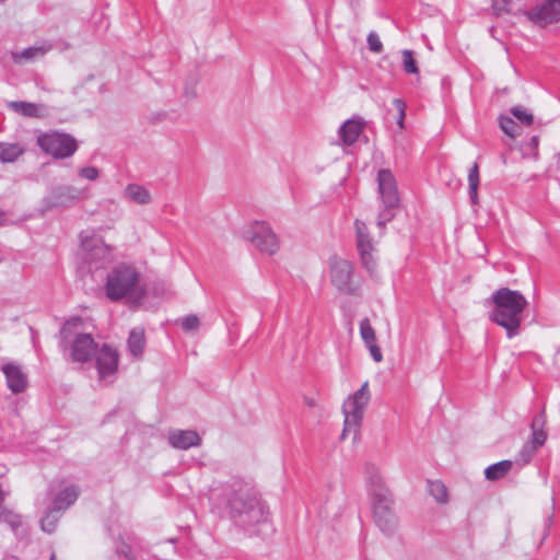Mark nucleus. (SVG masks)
Wrapping results in <instances>:
<instances>
[{
    "label": "nucleus",
    "mask_w": 560,
    "mask_h": 560,
    "mask_svg": "<svg viewBox=\"0 0 560 560\" xmlns=\"http://www.w3.org/2000/svg\"><path fill=\"white\" fill-rule=\"evenodd\" d=\"M364 476L370 498L377 497L378 493L385 494L390 492L385 486L378 468L374 464L366 463L364 465Z\"/></svg>",
    "instance_id": "nucleus-17"
},
{
    "label": "nucleus",
    "mask_w": 560,
    "mask_h": 560,
    "mask_svg": "<svg viewBox=\"0 0 560 560\" xmlns=\"http://www.w3.org/2000/svg\"><path fill=\"white\" fill-rule=\"evenodd\" d=\"M10 223H11V221H10L9 214L5 211L0 210V228L8 225Z\"/></svg>",
    "instance_id": "nucleus-44"
},
{
    "label": "nucleus",
    "mask_w": 560,
    "mask_h": 560,
    "mask_svg": "<svg viewBox=\"0 0 560 560\" xmlns=\"http://www.w3.org/2000/svg\"><path fill=\"white\" fill-rule=\"evenodd\" d=\"M305 404H306L308 407H315V406H316V400H315L314 398L306 397V398H305Z\"/></svg>",
    "instance_id": "nucleus-45"
},
{
    "label": "nucleus",
    "mask_w": 560,
    "mask_h": 560,
    "mask_svg": "<svg viewBox=\"0 0 560 560\" xmlns=\"http://www.w3.org/2000/svg\"><path fill=\"white\" fill-rule=\"evenodd\" d=\"M94 357L100 381L112 383L118 369L119 354L117 350L108 345H103Z\"/></svg>",
    "instance_id": "nucleus-12"
},
{
    "label": "nucleus",
    "mask_w": 560,
    "mask_h": 560,
    "mask_svg": "<svg viewBox=\"0 0 560 560\" xmlns=\"http://www.w3.org/2000/svg\"><path fill=\"white\" fill-rule=\"evenodd\" d=\"M180 326L185 331L196 330L199 327V318L196 315H188L180 320Z\"/></svg>",
    "instance_id": "nucleus-38"
},
{
    "label": "nucleus",
    "mask_w": 560,
    "mask_h": 560,
    "mask_svg": "<svg viewBox=\"0 0 560 560\" xmlns=\"http://www.w3.org/2000/svg\"><path fill=\"white\" fill-rule=\"evenodd\" d=\"M52 509L42 518V529L47 533H52L56 528L57 517L54 515Z\"/></svg>",
    "instance_id": "nucleus-36"
},
{
    "label": "nucleus",
    "mask_w": 560,
    "mask_h": 560,
    "mask_svg": "<svg viewBox=\"0 0 560 560\" xmlns=\"http://www.w3.org/2000/svg\"><path fill=\"white\" fill-rule=\"evenodd\" d=\"M49 560H56V556L55 553L52 552L51 556H50V559Z\"/></svg>",
    "instance_id": "nucleus-46"
},
{
    "label": "nucleus",
    "mask_w": 560,
    "mask_h": 560,
    "mask_svg": "<svg viewBox=\"0 0 560 560\" xmlns=\"http://www.w3.org/2000/svg\"><path fill=\"white\" fill-rule=\"evenodd\" d=\"M545 421V415L541 412L533 420L530 425L532 440L528 442L537 448L542 446L547 440V433L544 431Z\"/></svg>",
    "instance_id": "nucleus-25"
},
{
    "label": "nucleus",
    "mask_w": 560,
    "mask_h": 560,
    "mask_svg": "<svg viewBox=\"0 0 560 560\" xmlns=\"http://www.w3.org/2000/svg\"><path fill=\"white\" fill-rule=\"evenodd\" d=\"M370 399L371 395L369 390V383L365 382L357 392L345 400L342 405L345 421L341 439H346L350 434L353 435V441L358 439L364 410Z\"/></svg>",
    "instance_id": "nucleus-5"
},
{
    "label": "nucleus",
    "mask_w": 560,
    "mask_h": 560,
    "mask_svg": "<svg viewBox=\"0 0 560 560\" xmlns=\"http://www.w3.org/2000/svg\"><path fill=\"white\" fill-rule=\"evenodd\" d=\"M116 553L118 556H122L126 560H136L131 553L130 546L125 542H121L116 547Z\"/></svg>",
    "instance_id": "nucleus-41"
},
{
    "label": "nucleus",
    "mask_w": 560,
    "mask_h": 560,
    "mask_svg": "<svg viewBox=\"0 0 560 560\" xmlns=\"http://www.w3.org/2000/svg\"><path fill=\"white\" fill-rule=\"evenodd\" d=\"M79 176L83 179L94 182L100 177V170L95 166H85L79 170Z\"/></svg>",
    "instance_id": "nucleus-37"
},
{
    "label": "nucleus",
    "mask_w": 560,
    "mask_h": 560,
    "mask_svg": "<svg viewBox=\"0 0 560 560\" xmlns=\"http://www.w3.org/2000/svg\"><path fill=\"white\" fill-rule=\"evenodd\" d=\"M330 282L341 292L351 293L352 265L350 261L332 257L329 260Z\"/></svg>",
    "instance_id": "nucleus-13"
},
{
    "label": "nucleus",
    "mask_w": 560,
    "mask_h": 560,
    "mask_svg": "<svg viewBox=\"0 0 560 560\" xmlns=\"http://www.w3.org/2000/svg\"><path fill=\"white\" fill-rule=\"evenodd\" d=\"M0 371L5 377L8 388L13 394L24 393L28 386L27 373L14 361L0 362Z\"/></svg>",
    "instance_id": "nucleus-15"
},
{
    "label": "nucleus",
    "mask_w": 560,
    "mask_h": 560,
    "mask_svg": "<svg viewBox=\"0 0 560 560\" xmlns=\"http://www.w3.org/2000/svg\"><path fill=\"white\" fill-rule=\"evenodd\" d=\"M83 320L80 317L68 319L60 330L61 342L70 349L74 362H88L97 351V343L90 334L81 331Z\"/></svg>",
    "instance_id": "nucleus-4"
},
{
    "label": "nucleus",
    "mask_w": 560,
    "mask_h": 560,
    "mask_svg": "<svg viewBox=\"0 0 560 560\" xmlns=\"http://www.w3.org/2000/svg\"><path fill=\"white\" fill-rule=\"evenodd\" d=\"M80 254L90 268L100 269L113 261V248L92 231L80 234Z\"/></svg>",
    "instance_id": "nucleus-6"
},
{
    "label": "nucleus",
    "mask_w": 560,
    "mask_h": 560,
    "mask_svg": "<svg viewBox=\"0 0 560 560\" xmlns=\"http://www.w3.org/2000/svg\"><path fill=\"white\" fill-rule=\"evenodd\" d=\"M168 443L177 450H188L199 446L201 438L194 430H172L168 432Z\"/></svg>",
    "instance_id": "nucleus-16"
},
{
    "label": "nucleus",
    "mask_w": 560,
    "mask_h": 560,
    "mask_svg": "<svg viewBox=\"0 0 560 560\" xmlns=\"http://www.w3.org/2000/svg\"><path fill=\"white\" fill-rule=\"evenodd\" d=\"M378 194L384 210L378 213L377 225L384 228L392 220V210L399 205V194L395 176L389 170H380L377 174Z\"/></svg>",
    "instance_id": "nucleus-7"
},
{
    "label": "nucleus",
    "mask_w": 560,
    "mask_h": 560,
    "mask_svg": "<svg viewBox=\"0 0 560 560\" xmlns=\"http://www.w3.org/2000/svg\"><path fill=\"white\" fill-rule=\"evenodd\" d=\"M354 225L357 233V247L360 254L362 266L370 273H373L376 269V259L374 256L375 246L373 240L370 237L368 228L364 222L355 220Z\"/></svg>",
    "instance_id": "nucleus-11"
},
{
    "label": "nucleus",
    "mask_w": 560,
    "mask_h": 560,
    "mask_svg": "<svg viewBox=\"0 0 560 560\" xmlns=\"http://www.w3.org/2000/svg\"><path fill=\"white\" fill-rule=\"evenodd\" d=\"M402 66L407 73L417 74L419 72L411 50L406 49L402 51Z\"/></svg>",
    "instance_id": "nucleus-35"
},
{
    "label": "nucleus",
    "mask_w": 560,
    "mask_h": 560,
    "mask_svg": "<svg viewBox=\"0 0 560 560\" xmlns=\"http://www.w3.org/2000/svg\"><path fill=\"white\" fill-rule=\"evenodd\" d=\"M491 301L490 319L505 329L508 338L517 336L528 304L525 296L518 291L500 288L492 293Z\"/></svg>",
    "instance_id": "nucleus-2"
},
{
    "label": "nucleus",
    "mask_w": 560,
    "mask_h": 560,
    "mask_svg": "<svg viewBox=\"0 0 560 560\" xmlns=\"http://www.w3.org/2000/svg\"><path fill=\"white\" fill-rule=\"evenodd\" d=\"M513 463L511 460H501L488 466L485 476L488 480L494 481L503 478L511 469Z\"/></svg>",
    "instance_id": "nucleus-26"
},
{
    "label": "nucleus",
    "mask_w": 560,
    "mask_h": 560,
    "mask_svg": "<svg viewBox=\"0 0 560 560\" xmlns=\"http://www.w3.org/2000/svg\"><path fill=\"white\" fill-rule=\"evenodd\" d=\"M371 504L377 527L386 535L393 534L398 526V520L394 510L392 493H378L377 497L371 498Z\"/></svg>",
    "instance_id": "nucleus-10"
},
{
    "label": "nucleus",
    "mask_w": 560,
    "mask_h": 560,
    "mask_svg": "<svg viewBox=\"0 0 560 560\" xmlns=\"http://www.w3.org/2000/svg\"><path fill=\"white\" fill-rule=\"evenodd\" d=\"M368 45H369L370 50H372L374 52L378 54L383 50V44H382L378 35L374 32H371L368 35Z\"/></svg>",
    "instance_id": "nucleus-40"
},
{
    "label": "nucleus",
    "mask_w": 560,
    "mask_h": 560,
    "mask_svg": "<svg viewBox=\"0 0 560 560\" xmlns=\"http://www.w3.org/2000/svg\"><path fill=\"white\" fill-rule=\"evenodd\" d=\"M226 506L232 522L249 534H258V526L269 522L266 502L247 486L241 485L231 490L226 495Z\"/></svg>",
    "instance_id": "nucleus-1"
},
{
    "label": "nucleus",
    "mask_w": 560,
    "mask_h": 560,
    "mask_svg": "<svg viewBox=\"0 0 560 560\" xmlns=\"http://www.w3.org/2000/svg\"><path fill=\"white\" fill-rule=\"evenodd\" d=\"M52 49V45L45 43L42 45L31 46L20 52H13L12 59L14 62L31 61L45 56Z\"/></svg>",
    "instance_id": "nucleus-21"
},
{
    "label": "nucleus",
    "mask_w": 560,
    "mask_h": 560,
    "mask_svg": "<svg viewBox=\"0 0 560 560\" xmlns=\"http://www.w3.org/2000/svg\"><path fill=\"white\" fill-rule=\"evenodd\" d=\"M364 124L358 119H348L339 128L338 135L345 145H352L363 131Z\"/></svg>",
    "instance_id": "nucleus-20"
},
{
    "label": "nucleus",
    "mask_w": 560,
    "mask_h": 560,
    "mask_svg": "<svg viewBox=\"0 0 560 560\" xmlns=\"http://www.w3.org/2000/svg\"><path fill=\"white\" fill-rule=\"evenodd\" d=\"M124 196L138 205H148L152 200L150 191L144 186L138 184L127 185L124 190Z\"/></svg>",
    "instance_id": "nucleus-23"
},
{
    "label": "nucleus",
    "mask_w": 560,
    "mask_h": 560,
    "mask_svg": "<svg viewBox=\"0 0 560 560\" xmlns=\"http://www.w3.org/2000/svg\"><path fill=\"white\" fill-rule=\"evenodd\" d=\"M360 335L365 345L376 342L375 330L372 327L369 318H363L360 322Z\"/></svg>",
    "instance_id": "nucleus-30"
},
{
    "label": "nucleus",
    "mask_w": 560,
    "mask_h": 560,
    "mask_svg": "<svg viewBox=\"0 0 560 560\" xmlns=\"http://www.w3.org/2000/svg\"><path fill=\"white\" fill-rule=\"evenodd\" d=\"M36 142L42 151L55 159L70 158L78 150L77 140L66 132H42L37 136Z\"/></svg>",
    "instance_id": "nucleus-8"
},
{
    "label": "nucleus",
    "mask_w": 560,
    "mask_h": 560,
    "mask_svg": "<svg viewBox=\"0 0 560 560\" xmlns=\"http://www.w3.org/2000/svg\"><path fill=\"white\" fill-rule=\"evenodd\" d=\"M22 153L18 144H0V161L4 163L14 162Z\"/></svg>",
    "instance_id": "nucleus-28"
},
{
    "label": "nucleus",
    "mask_w": 560,
    "mask_h": 560,
    "mask_svg": "<svg viewBox=\"0 0 560 560\" xmlns=\"http://www.w3.org/2000/svg\"><path fill=\"white\" fill-rule=\"evenodd\" d=\"M245 240L250 242L260 253L272 256L278 253L280 242L271 226L265 221L252 223L243 233Z\"/></svg>",
    "instance_id": "nucleus-9"
},
{
    "label": "nucleus",
    "mask_w": 560,
    "mask_h": 560,
    "mask_svg": "<svg viewBox=\"0 0 560 560\" xmlns=\"http://www.w3.org/2000/svg\"><path fill=\"white\" fill-rule=\"evenodd\" d=\"M527 19L540 26L557 22L560 19V0H544L540 4L525 11Z\"/></svg>",
    "instance_id": "nucleus-14"
},
{
    "label": "nucleus",
    "mask_w": 560,
    "mask_h": 560,
    "mask_svg": "<svg viewBox=\"0 0 560 560\" xmlns=\"http://www.w3.org/2000/svg\"><path fill=\"white\" fill-rule=\"evenodd\" d=\"M538 144H539V139L537 136H533L529 141L527 142L526 144V150L530 151V153L536 158L537 156V151H538Z\"/></svg>",
    "instance_id": "nucleus-43"
},
{
    "label": "nucleus",
    "mask_w": 560,
    "mask_h": 560,
    "mask_svg": "<svg viewBox=\"0 0 560 560\" xmlns=\"http://www.w3.org/2000/svg\"><path fill=\"white\" fill-rule=\"evenodd\" d=\"M430 493L434 497V499L444 503L447 500V490L446 487L441 481H432L429 483Z\"/></svg>",
    "instance_id": "nucleus-31"
},
{
    "label": "nucleus",
    "mask_w": 560,
    "mask_h": 560,
    "mask_svg": "<svg viewBox=\"0 0 560 560\" xmlns=\"http://www.w3.org/2000/svg\"><path fill=\"white\" fill-rule=\"evenodd\" d=\"M127 343L128 349L133 357H141L145 346L144 330L138 327L133 328L129 334Z\"/></svg>",
    "instance_id": "nucleus-24"
},
{
    "label": "nucleus",
    "mask_w": 560,
    "mask_h": 560,
    "mask_svg": "<svg viewBox=\"0 0 560 560\" xmlns=\"http://www.w3.org/2000/svg\"><path fill=\"white\" fill-rule=\"evenodd\" d=\"M104 289L110 301L126 299L139 303L145 294L139 271L127 264H120L108 272Z\"/></svg>",
    "instance_id": "nucleus-3"
},
{
    "label": "nucleus",
    "mask_w": 560,
    "mask_h": 560,
    "mask_svg": "<svg viewBox=\"0 0 560 560\" xmlns=\"http://www.w3.org/2000/svg\"><path fill=\"white\" fill-rule=\"evenodd\" d=\"M393 104L398 112L397 124L400 128H404V121L406 117V103L400 98H395Z\"/></svg>",
    "instance_id": "nucleus-39"
},
{
    "label": "nucleus",
    "mask_w": 560,
    "mask_h": 560,
    "mask_svg": "<svg viewBox=\"0 0 560 560\" xmlns=\"http://www.w3.org/2000/svg\"><path fill=\"white\" fill-rule=\"evenodd\" d=\"M74 191L73 187L70 186H60L54 188L48 197L45 198V205L47 208H52L57 206L65 205L68 200L74 199L72 192Z\"/></svg>",
    "instance_id": "nucleus-22"
},
{
    "label": "nucleus",
    "mask_w": 560,
    "mask_h": 560,
    "mask_svg": "<svg viewBox=\"0 0 560 560\" xmlns=\"http://www.w3.org/2000/svg\"><path fill=\"white\" fill-rule=\"evenodd\" d=\"M370 351L371 357L375 362H381L383 360V354L381 348L376 342L365 345Z\"/></svg>",
    "instance_id": "nucleus-42"
},
{
    "label": "nucleus",
    "mask_w": 560,
    "mask_h": 560,
    "mask_svg": "<svg viewBox=\"0 0 560 560\" xmlns=\"http://www.w3.org/2000/svg\"><path fill=\"white\" fill-rule=\"evenodd\" d=\"M537 447L535 445H533L529 442L525 443L517 455L516 462L522 465L528 464L533 456L535 455Z\"/></svg>",
    "instance_id": "nucleus-34"
},
{
    "label": "nucleus",
    "mask_w": 560,
    "mask_h": 560,
    "mask_svg": "<svg viewBox=\"0 0 560 560\" xmlns=\"http://www.w3.org/2000/svg\"><path fill=\"white\" fill-rule=\"evenodd\" d=\"M479 165L474 163L468 173V194L471 203H478Z\"/></svg>",
    "instance_id": "nucleus-27"
},
{
    "label": "nucleus",
    "mask_w": 560,
    "mask_h": 560,
    "mask_svg": "<svg viewBox=\"0 0 560 560\" xmlns=\"http://www.w3.org/2000/svg\"><path fill=\"white\" fill-rule=\"evenodd\" d=\"M8 107L24 117L43 118L47 115V108L43 104L12 101L8 104Z\"/></svg>",
    "instance_id": "nucleus-19"
},
{
    "label": "nucleus",
    "mask_w": 560,
    "mask_h": 560,
    "mask_svg": "<svg viewBox=\"0 0 560 560\" xmlns=\"http://www.w3.org/2000/svg\"><path fill=\"white\" fill-rule=\"evenodd\" d=\"M511 114L518 120L521 121L522 124L526 125V126H530L534 121V116L533 114L526 109V108H523L521 106H514L511 108Z\"/></svg>",
    "instance_id": "nucleus-33"
},
{
    "label": "nucleus",
    "mask_w": 560,
    "mask_h": 560,
    "mask_svg": "<svg viewBox=\"0 0 560 560\" xmlns=\"http://www.w3.org/2000/svg\"><path fill=\"white\" fill-rule=\"evenodd\" d=\"M79 497V488L74 485H69L56 493L51 502L52 511H65L71 506Z\"/></svg>",
    "instance_id": "nucleus-18"
},
{
    "label": "nucleus",
    "mask_w": 560,
    "mask_h": 560,
    "mask_svg": "<svg viewBox=\"0 0 560 560\" xmlns=\"http://www.w3.org/2000/svg\"><path fill=\"white\" fill-rule=\"evenodd\" d=\"M515 0H492V9L497 15L514 13Z\"/></svg>",
    "instance_id": "nucleus-32"
},
{
    "label": "nucleus",
    "mask_w": 560,
    "mask_h": 560,
    "mask_svg": "<svg viewBox=\"0 0 560 560\" xmlns=\"http://www.w3.org/2000/svg\"><path fill=\"white\" fill-rule=\"evenodd\" d=\"M499 125L501 130L511 138H515L520 135L518 125L508 116H500Z\"/></svg>",
    "instance_id": "nucleus-29"
}]
</instances>
